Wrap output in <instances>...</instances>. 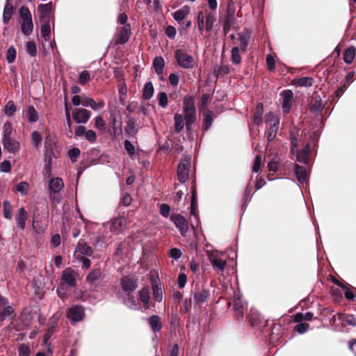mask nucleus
I'll return each mask as SVG.
<instances>
[{
    "instance_id": "1",
    "label": "nucleus",
    "mask_w": 356,
    "mask_h": 356,
    "mask_svg": "<svg viewBox=\"0 0 356 356\" xmlns=\"http://www.w3.org/2000/svg\"><path fill=\"white\" fill-rule=\"evenodd\" d=\"M265 122L268 125L267 141L271 143L276 137L280 125V118L273 113H268L265 115Z\"/></svg>"
},
{
    "instance_id": "2",
    "label": "nucleus",
    "mask_w": 356,
    "mask_h": 356,
    "mask_svg": "<svg viewBox=\"0 0 356 356\" xmlns=\"http://www.w3.org/2000/svg\"><path fill=\"white\" fill-rule=\"evenodd\" d=\"M175 58L178 65L184 69L193 68L195 65L193 57L188 54L184 49H177L175 51Z\"/></svg>"
},
{
    "instance_id": "3",
    "label": "nucleus",
    "mask_w": 356,
    "mask_h": 356,
    "mask_svg": "<svg viewBox=\"0 0 356 356\" xmlns=\"http://www.w3.org/2000/svg\"><path fill=\"white\" fill-rule=\"evenodd\" d=\"M66 317L70 320L72 325L83 320L86 316L85 308L82 305H74L66 311Z\"/></svg>"
},
{
    "instance_id": "4",
    "label": "nucleus",
    "mask_w": 356,
    "mask_h": 356,
    "mask_svg": "<svg viewBox=\"0 0 356 356\" xmlns=\"http://www.w3.org/2000/svg\"><path fill=\"white\" fill-rule=\"evenodd\" d=\"M194 305L200 307L203 303L207 302L210 296L209 291L200 284H196L192 290Z\"/></svg>"
},
{
    "instance_id": "5",
    "label": "nucleus",
    "mask_w": 356,
    "mask_h": 356,
    "mask_svg": "<svg viewBox=\"0 0 356 356\" xmlns=\"http://www.w3.org/2000/svg\"><path fill=\"white\" fill-rule=\"evenodd\" d=\"M77 273L71 268H65L61 275L58 285H63L65 288L71 289L76 285V275Z\"/></svg>"
},
{
    "instance_id": "6",
    "label": "nucleus",
    "mask_w": 356,
    "mask_h": 356,
    "mask_svg": "<svg viewBox=\"0 0 356 356\" xmlns=\"http://www.w3.org/2000/svg\"><path fill=\"white\" fill-rule=\"evenodd\" d=\"M191 168V159L189 157L182 158L178 164L177 175L180 183H185L188 178V172Z\"/></svg>"
},
{
    "instance_id": "7",
    "label": "nucleus",
    "mask_w": 356,
    "mask_h": 356,
    "mask_svg": "<svg viewBox=\"0 0 356 356\" xmlns=\"http://www.w3.org/2000/svg\"><path fill=\"white\" fill-rule=\"evenodd\" d=\"M38 10L40 14V22L42 24H50L54 20V8L52 2L50 1L46 4H40Z\"/></svg>"
},
{
    "instance_id": "8",
    "label": "nucleus",
    "mask_w": 356,
    "mask_h": 356,
    "mask_svg": "<svg viewBox=\"0 0 356 356\" xmlns=\"http://www.w3.org/2000/svg\"><path fill=\"white\" fill-rule=\"evenodd\" d=\"M120 285L125 293H131L138 287V278L134 275L123 276L120 280Z\"/></svg>"
},
{
    "instance_id": "9",
    "label": "nucleus",
    "mask_w": 356,
    "mask_h": 356,
    "mask_svg": "<svg viewBox=\"0 0 356 356\" xmlns=\"http://www.w3.org/2000/svg\"><path fill=\"white\" fill-rule=\"evenodd\" d=\"M170 220L179 230L181 236H185L188 230V222L184 216L177 213H172Z\"/></svg>"
},
{
    "instance_id": "10",
    "label": "nucleus",
    "mask_w": 356,
    "mask_h": 356,
    "mask_svg": "<svg viewBox=\"0 0 356 356\" xmlns=\"http://www.w3.org/2000/svg\"><path fill=\"white\" fill-rule=\"evenodd\" d=\"M131 35V26L127 24L125 26L119 29L118 33L116 34V38L115 40V44H124L128 42Z\"/></svg>"
},
{
    "instance_id": "11",
    "label": "nucleus",
    "mask_w": 356,
    "mask_h": 356,
    "mask_svg": "<svg viewBox=\"0 0 356 356\" xmlns=\"http://www.w3.org/2000/svg\"><path fill=\"white\" fill-rule=\"evenodd\" d=\"M127 118L128 120L124 127L125 134L128 137H135L138 132L137 119L129 115H127Z\"/></svg>"
},
{
    "instance_id": "12",
    "label": "nucleus",
    "mask_w": 356,
    "mask_h": 356,
    "mask_svg": "<svg viewBox=\"0 0 356 356\" xmlns=\"http://www.w3.org/2000/svg\"><path fill=\"white\" fill-rule=\"evenodd\" d=\"M91 116V112L86 108H76L72 113L73 120L78 124H86Z\"/></svg>"
},
{
    "instance_id": "13",
    "label": "nucleus",
    "mask_w": 356,
    "mask_h": 356,
    "mask_svg": "<svg viewBox=\"0 0 356 356\" xmlns=\"http://www.w3.org/2000/svg\"><path fill=\"white\" fill-rule=\"evenodd\" d=\"M151 285L154 300L161 302L163 300V290L160 280L158 278L152 277Z\"/></svg>"
},
{
    "instance_id": "14",
    "label": "nucleus",
    "mask_w": 356,
    "mask_h": 356,
    "mask_svg": "<svg viewBox=\"0 0 356 356\" xmlns=\"http://www.w3.org/2000/svg\"><path fill=\"white\" fill-rule=\"evenodd\" d=\"M280 95L282 97V109L283 112L286 114L289 112L292 104V99L293 97V92L291 90H284Z\"/></svg>"
},
{
    "instance_id": "15",
    "label": "nucleus",
    "mask_w": 356,
    "mask_h": 356,
    "mask_svg": "<svg viewBox=\"0 0 356 356\" xmlns=\"http://www.w3.org/2000/svg\"><path fill=\"white\" fill-rule=\"evenodd\" d=\"M17 227L21 230L25 229L26 222L28 219V212L24 207L18 209L15 216Z\"/></svg>"
},
{
    "instance_id": "16",
    "label": "nucleus",
    "mask_w": 356,
    "mask_h": 356,
    "mask_svg": "<svg viewBox=\"0 0 356 356\" xmlns=\"http://www.w3.org/2000/svg\"><path fill=\"white\" fill-rule=\"evenodd\" d=\"M310 152V145L309 143H307L306 145L302 149H296L295 150V154L296 156V161L307 164L309 161L308 158Z\"/></svg>"
},
{
    "instance_id": "17",
    "label": "nucleus",
    "mask_w": 356,
    "mask_h": 356,
    "mask_svg": "<svg viewBox=\"0 0 356 356\" xmlns=\"http://www.w3.org/2000/svg\"><path fill=\"white\" fill-rule=\"evenodd\" d=\"M309 108L310 111L314 114L318 115L321 113L323 106L320 95H316L312 98L309 102Z\"/></svg>"
},
{
    "instance_id": "18",
    "label": "nucleus",
    "mask_w": 356,
    "mask_h": 356,
    "mask_svg": "<svg viewBox=\"0 0 356 356\" xmlns=\"http://www.w3.org/2000/svg\"><path fill=\"white\" fill-rule=\"evenodd\" d=\"M3 147L10 153L19 151L20 145L18 141L11 138L2 140Z\"/></svg>"
},
{
    "instance_id": "19",
    "label": "nucleus",
    "mask_w": 356,
    "mask_h": 356,
    "mask_svg": "<svg viewBox=\"0 0 356 356\" xmlns=\"http://www.w3.org/2000/svg\"><path fill=\"white\" fill-rule=\"evenodd\" d=\"M147 322L154 333L159 332L162 330L163 325L161 318L159 316L152 315L148 318Z\"/></svg>"
},
{
    "instance_id": "20",
    "label": "nucleus",
    "mask_w": 356,
    "mask_h": 356,
    "mask_svg": "<svg viewBox=\"0 0 356 356\" xmlns=\"http://www.w3.org/2000/svg\"><path fill=\"white\" fill-rule=\"evenodd\" d=\"M209 260L214 270H220L223 271L227 265V262L225 260H222L220 258H218L213 254H210L209 256Z\"/></svg>"
},
{
    "instance_id": "21",
    "label": "nucleus",
    "mask_w": 356,
    "mask_h": 356,
    "mask_svg": "<svg viewBox=\"0 0 356 356\" xmlns=\"http://www.w3.org/2000/svg\"><path fill=\"white\" fill-rule=\"evenodd\" d=\"M64 187V184L61 178L56 177L50 179L49 183V190L50 193L54 194L59 193Z\"/></svg>"
},
{
    "instance_id": "22",
    "label": "nucleus",
    "mask_w": 356,
    "mask_h": 356,
    "mask_svg": "<svg viewBox=\"0 0 356 356\" xmlns=\"http://www.w3.org/2000/svg\"><path fill=\"white\" fill-rule=\"evenodd\" d=\"M184 119L186 120V127L187 131L191 129L192 124L196 120V110H183Z\"/></svg>"
},
{
    "instance_id": "23",
    "label": "nucleus",
    "mask_w": 356,
    "mask_h": 356,
    "mask_svg": "<svg viewBox=\"0 0 356 356\" xmlns=\"http://www.w3.org/2000/svg\"><path fill=\"white\" fill-rule=\"evenodd\" d=\"M13 14V6L10 0L6 1V5L3 13V22L4 24H8Z\"/></svg>"
},
{
    "instance_id": "24",
    "label": "nucleus",
    "mask_w": 356,
    "mask_h": 356,
    "mask_svg": "<svg viewBox=\"0 0 356 356\" xmlns=\"http://www.w3.org/2000/svg\"><path fill=\"white\" fill-rule=\"evenodd\" d=\"M15 317V313L13 307L12 306H6L3 307L2 309L0 310V323L2 325V322L6 318H14Z\"/></svg>"
},
{
    "instance_id": "25",
    "label": "nucleus",
    "mask_w": 356,
    "mask_h": 356,
    "mask_svg": "<svg viewBox=\"0 0 356 356\" xmlns=\"http://www.w3.org/2000/svg\"><path fill=\"white\" fill-rule=\"evenodd\" d=\"M139 300L144 303V308L145 309H149V300H150V293L149 289L148 286H144L139 291Z\"/></svg>"
},
{
    "instance_id": "26",
    "label": "nucleus",
    "mask_w": 356,
    "mask_h": 356,
    "mask_svg": "<svg viewBox=\"0 0 356 356\" xmlns=\"http://www.w3.org/2000/svg\"><path fill=\"white\" fill-rule=\"evenodd\" d=\"M76 250L86 256H91L93 253L92 249L83 239L79 241L76 246Z\"/></svg>"
},
{
    "instance_id": "27",
    "label": "nucleus",
    "mask_w": 356,
    "mask_h": 356,
    "mask_svg": "<svg viewBox=\"0 0 356 356\" xmlns=\"http://www.w3.org/2000/svg\"><path fill=\"white\" fill-rule=\"evenodd\" d=\"M294 172L299 182L303 183L307 180V176L305 167L296 164L294 167Z\"/></svg>"
},
{
    "instance_id": "28",
    "label": "nucleus",
    "mask_w": 356,
    "mask_h": 356,
    "mask_svg": "<svg viewBox=\"0 0 356 356\" xmlns=\"http://www.w3.org/2000/svg\"><path fill=\"white\" fill-rule=\"evenodd\" d=\"M204 118H203V127H202V129L203 131H206L207 130H209L211 125H212V123H213V111H210V110H207L204 113Z\"/></svg>"
},
{
    "instance_id": "29",
    "label": "nucleus",
    "mask_w": 356,
    "mask_h": 356,
    "mask_svg": "<svg viewBox=\"0 0 356 356\" xmlns=\"http://www.w3.org/2000/svg\"><path fill=\"white\" fill-rule=\"evenodd\" d=\"M125 219L122 217L115 218L112 221L111 229L113 232H120L122 230L123 227L125 226Z\"/></svg>"
},
{
    "instance_id": "30",
    "label": "nucleus",
    "mask_w": 356,
    "mask_h": 356,
    "mask_svg": "<svg viewBox=\"0 0 356 356\" xmlns=\"http://www.w3.org/2000/svg\"><path fill=\"white\" fill-rule=\"evenodd\" d=\"M154 89L151 81L147 82L143 88V98L145 100H149L154 95Z\"/></svg>"
},
{
    "instance_id": "31",
    "label": "nucleus",
    "mask_w": 356,
    "mask_h": 356,
    "mask_svg": "<svg viewBox=\"0 0 356 356\" xmlns=\"http://www.w3.org/2000/svg\"><path fill=\"white\" fill-rule=\"evenodd\" d=\"M26 117L29 122L33 123L38 120V113L33 105L27 107Z\"/></svg>"
},
{
    "instance_id": "32",
    "label": "nucleus",
    "mask_w": 356,
    "mask_h": 356,
    "mask_svg": "<svg viewBox=\"0 0 356 356\" xmlns=\"http://www.w3.org/2000/svg\"><path fill=\"white\" fill-rule=\"evenodd\" d=\"M165 65V61L163 57L161 56H156L153 60V67L154 68L155 72L158 75H161L163 74V67Z\"/></svg>"
},
{
    "instance_id": "33",
    "label": "nucleus",
    "mask_w": 356,
    "mask_h": 356,
    "mask_svg": "<svg viewBox=\"0 0 356 356\" xmlns=\"http://www.w3.org/2000/svg\"><path fill=\"white\" fill-rule=\"evenodd\" d=\"M102 276V270L100 268H95L90 271L86 277V281L92 284H95Z\"/></svg>"
},
{
    "instance_id": "34",
    "label": "nucleus",
    "mask_w": 356,
    "mask_h": 356,
    "mask_svg": "<svg viewBox=\"0 0 356 356\" xmlns=\"http://www.w3.org/2000/svg\"><path fill=\"white\" fill-rule=\"evenodd\" d=\"M190 13V8L185 6L180 8L179 10H177L173 14L174 19L177 21L180 22L182 21L187 15H188Z\"/></svg>"
},
{
    "instance_id": "35",
    "label": "nucleus",
    "mask_w": 356,
    "mask_h": 356,
    "mask_svg": "<svg viewBox=\"0 0 356 356\" xmlns=\"http://www.w3.org/2000/svg\"><path fill=\"white\" fill-rule=\"evenodd\" d=\"M356 47L351 46L346 49L343 53V60L347 64H350L355 56Z\"/></svg>"
},
{
    "instance_id": "36",
    "label": "nucleus",
    "mask_w": 356,
    "mask_h": 356,
    "mask_svg": "<svg viewBox=\"0 0 356 356\" xmlns=\"http://www.w3.org/2000/svg\"><path fill=\"white\" fill-rule=\"evenodd\" d=\"M264 112L263 104L259 103L257 105L253 115V122L255 124H260L262 122V115Z\"/></svg>"
},
{
    "instance_id": "37",
    "label": "nucleus",
    "mask_w": 356,
    "mask_h": 356,
    "mask_svg": "<svg viewBox=\"0 0 356 356\" xmlns=\"http://www.w3.org/2000/svg\"><path fill=\"white\" fill-rule=\"evenodd\" d=\"M31 144L33 147L38 149L40 147L42 141V135L37 131H33L31 136Z\"/></svg>"
},
{
    "instance_id": "38",
    "label": "nucleus",
    "mask_w": 356,
    "mask_h": 356,
    "mask_svg": "<svg viewBox=\"0 0 356 356\" xmlns=\"http://www.w3.org/2000/svg\"><path fill=\"white\" fill-rule=\"evenodd\" d=\"M174 121H175V131L176 133L181 132L184 127L183 115L179 113H176L174 116Z\"/></svg>"
},
{
    "instance_id": "39",
    "label": "nucleus",
    "mask_w": 356,
    "mask_h": 356,
    "mask_svg": "<svg viewBox=\"0 0 356 356\" xmlns=\"http://www.w3.org/2000/svg\"><path fill=\"white\" fill-rule=\"evenodd\" d=\"M234 24V13H231L229 11L227 12V14L225 17L224 24H223V31L225 34L228 33L230 31L232 26Z\"/></svg>"
},
{
    "instance_id": "40",
    "label": "nucleus",
    "mask_w": 356,
    "mask_h": 356,
    "mask_svg": "<svg viewBox=\"0 0 356 356\" xmlns=\"http://www.w3.org/2000/svg\"><path fill=\"white\" fill-rule=\"evenodd\" d=\"M183 110H196L195 99L193 96L186 95L183 99Z\"/></svg>"
},
{
    "instance_id": "41",
    "label": "nucleus",
    "mask_w": 356,
    "mask_h": 356,
    "mask_svg": "<svg viewBox=\"0 0 356 356\" xmlns=\"http://www.w3.org/2000/svg\"><path fill=\"white\" fill-rule=\"evenodd\" d=\"M33 29V23L32 19L29 21L24 20L21 24V30L22 33L26 35H29Z\"/></svg>"
},
{
    "instance_id": "42",
    "label": "nucleus",
    "mask_w": 356,
    "mask_h": 356,
    "mask_svg": "<svg viewBox=\"0 0 356 356\" xmlns=\"http://www.w3.org/2000/svg\"><path fill=\"white\" fill-rule=\"evenodd\" d=\"M339 319L350 325L356 326V318L353 314H339Z\"/></svg>"
},
{
    "instance_id": "43",
    "label": "nucleus",
    "mask_w": 356,
    "mask_h": 356,
    "mask_svg": "<svg viewBox=\"0 0 356 356\" xmlns=\"http://www.w3.org/2000/svg\"><path fill=\"white\" fill-rule=\"evenodd\" d=\"M16 110L17 107L14 102L12 100L8 101L4 107L5 115H7L8 117L13 116L14 113L16 112Z\"/></svg>"
},
{
    "instance_id": "44",
    "label": "nucleus",
    "mask_w": 356,
    "mask_h": 356,
    "mask_svg": "<svg viewBox=\"0 0 356 356\" xmlns=\"http://www.w3.org/2000/svg\"><path fill=\"white\" fill-rule=\"evenodd\" d=\"M314 79L312 77H302L295 80V84L301 87H310L313 85Z\"/></svg>"
},
{
    "instance_id": "45",
    "label": "nucleus",
    "mask_w": 356,
    "mask_h": 356,
    "mask_svg": "<svg viewBox=\"0 0 356 356\" xmlns=\"http://www.w3.org/2000/svg\"><path fill=\"white\" fill-rule=\"evenodd\" d=\"M206 31L209 32L212 30L213 23L216 21V17L211 13H207L206 14Z\"/></svg>"
},
{
    "instance_id": "46",
    "label": "nucleus",
    "mask_w": 356,
    "mask_h": 356,
    "mask_svg": "<svg viewBox=\"0 0 356 356\" xmlns=\"http://www.w3.org/2000/svg\"><path fill=\"white\" fill-rule=\"evenodd\" d=\"M231 60L234 64H239L241 62V57L239 54V48L234 47L231 51Z\"/></svg>"
},
{
    "instance_id": "47",
    "label": "nucleus",
    "mask_w": 356,
    "mask_h": 356,
    "mask_svg": "<svg viewBox=\"0 0 356 356\" xmlns=\"http://www.w3.org/2000/svg\"><path fill=\"white\" fill-rule=\"evenodd\" d=\"M70 289L65 288L63 286V285H58L56 293L58 294V296L64 302L68 298V291Z\"/></svg>"
},
{
    "instance_id": "48",
    "label": "nucleus",
    "mask_w": 356,
    "mask_h": 356,
    "mask_svg": "<svg viewBox=\"0 0 356 356\" xmlns=\"http://www.w3.org/2000/svg\"><path fill=\"white\" fill-rule=\"evenodd\" d=\"M41 35L45 41L50 39L51 27L50 24H42L41 26Z\"/></svg>"
},
{
    "instance_id": "49",
    "label": "nucleus",
    "mask_w": 356,
    "mask_h": 356,
    "mask_svg": "<svg viewBox=\"0 0 356 356\" xmlns=\"http://www.w3.org/2000/svg\"><path fill=\"white\" fill-rule=\"evenodd\" d=\"M19 16L22 21L32 19L31 13L28 7L23 6L19 9Z\"/></svg>"
},
{
    "instance_id": "50",
    "label": "nucleus",
    "mask_w": 356,
    "mask_h": 356,
    "mask_svg": "<svg viewBox=\"0 0 356 356\" xmlns=\"http://www.w3.org/2000/svg\"><path fill=\"white\" fill-rule=\"evenodd\" d=\"M236 316L238 319L243 318V307L240 300L234 302L233 305Z\"/></svg>"
},
{
    "instance_id": "51",
    "label": "nucleus",
    "mask_w": 356,
    "mask_h": 356,
    "mask_svg": "<svg viewBox=\"0 0 356 356\" xmlns=\"http://www.w3.org/2000/svg\"><path fill=\"white\" fill-rule=\"evenodd\" d=\"M90 74L88 71H82L79 76V83L81 86L86 85L90 81Z\"/></svg>"
},
{
    "instance_id": "52",
    "label": "nucleus",
    "mask_w": 356,
    "mask_h": 356,
    "mask_svg": "<svg viewBox=\"0 0 356 356\" xmlns=\"http://www.w3.org/2000/svg\"><path fill=\"white\" fill-rule=\"evenodd\" d=\"M56 326H57L56 322H52V323H51L50 325H49L48 329H47L46 333L44 335V341L45 343H47V341L49 340V339L51 338V335L55 332Z\"/></svg>"
},
{
    "instance_id": "53",
    "label": "nucleus",
    "mask_w": 356,
    "mask_h": 356,
    "mask_svg": "<svg viewBox=\"0 0 356 356\" xmlns=\"http://www.w3.org/2000/svg\"><path fill=\"white\" fill-rule=\"evenodd\" d=\"M289 136H290L291 143V152L292 154H295V150L296 149H298V134H296L293 131H291Z\"/></svg>"
},
{
    "instance_id": "54",
    "label": "nucleus",
    "mask_w": 356,
    "mask_h": 356,
    "mask_svg": "<svg viewBox=\"0 0 356 356\" xmlns=\"http://www.w3.org/2000/svg\"><path fill=\"white\" fill-rule=\"evenodd\" d=\"M124 304L131 309H135L137 305L136 299L131 293H127Z\"/></svg>"
},
{
    "instance_id": "55",
    "label": "nucleus",
    "mask_w": 356,
    "mask_h": 356,
    "mask_svg": "<svg viewBox=\"0 0 356 356\" xmlns=\"http://www.w3.org/2000/svg\"><path fill=\"white\" fill-rule=\"evenodd\" d=\"M13 125L10 122H6L3 125V139L11 138Z\"/></svg>"
},
{
    "instance_id": "56",
    "label": "nucleus",
    "mask_w": 356,
    "mask_h": 356,
    "mask_svg": "<svg viewBox=\"0 0 356 356\" xmlns=\"http://www.w3.org/2000/svg\"><path fill=\"white\" fill-rule=\"evenodd\" d=\"M80 154H81V151L77 147H73V148L70 149L67 152V155L72 163H74L76 161Z\"/></svg>"
},
{
    "instance_id": "57",
    "label": "nucleus",
    "mask_w": 356,
    "mask_h": 356,
    "mask_svg": "<svg viewBox=\"0 0 356 356\" xmlns=\"http://www.w3.org/2000/svg\"><path fill=\"white\" fill-rule=\"evenodd\" d=\"M3 216L6 219H12V206L7 200L3 202Z\"/></svg>"
},
{
    "instance_id": "58",
    "label": "nucleus",
    "mask_w": 356,
    "mask_h": 356,
    "mask_svg": "<svg viewBox=\"0 0 356 356\" xmlns=\"http://www.w3.org/2000/svg\"><path fill=\"white\" fill-rule=\"evenodd\" d=\"M16 58V50L14 47H10L6 51V60L8 63H13Z\"/></svg>"
},
{
    "instance_id": "59",
    "label": "nucleus",
    "mask_w": 356,
    "mask_h": 356,
    "mask_svg": "<svg viewBox=\"0 0 356 356\" xmlns=\"http://www.w3.org/2000/svg\"><path fill=\"white\" fill-rule=\"evenodd\" d=\"M210 99H211V95L209 93H204L202 95L200 101V111L205 110Z\"/></svg>"
},
{
    "instance_id": "60",
    "label": "nucleus",
    "mask_w": 356,
    "mask_h": 356,
    "mask_svg": "<svg viewBox=\"0 0 356 356\" xmlns=\"http://www.w3.org/2000/svg\"><path fill=\"white\" fill-rule=\"evenodd\" d=\"M19 356H30V348L29 345L22 343L18 348Z\"/></svg>"
},
{
    "instance_id": "61",
    "label": "nucleus",
    "mask_w": 356,
    "mask_h": 356,
    "mask_svg": "<svg viewBox=\"0 0 356 356\" xmlns=\"http://www.w3.org/2000/svg\"><path fill=\"white\" fill-rule=\"evenodd\" d=\"M159 105L162 108H165L168 105V96L165 92H160L158 95Z\"/></svg>"
},
{
    "instance_id": "62",
    "label": "nucleus",
    "mask_w": 356,
    "mask_h": 356,
    "mask_svg": "<svg viewBox=\"0 0 356 356\" xmlns=\"http://www.w3.org/2000/svg\"><path fill=\"white\" fill-rule=\"evenodd\" d=\"M26 51L31 56H35L36 55L37 47L33 41H29L26 43Z\"/></svg>"
},
{
    "instance_id": "63",
    "label": "nucleus",
    "mask_w": 356,
    "mask_h": 356,
    "mask_svg": "<svg viewBox=\"0 0 356 356\" xmlns=\"http://www.w3.org/2000/svg\"><path fill=\"white\" fill-rule=\"evenodd\" d=\"M309 325L307 323H299L294 327V330L299 334H303L309 329Z\"/></svg>"
},
{
    "instance_id": "64",
    "label": "nucleus",
    "mask_w": 356,
    "mask_h": 356,
    "mask_svg": "<svg viewBox=\"0 0 356 356\" xmlns=\"http://www.w3.org/2000/svg\"><path fill=\"white\" fill-rule=\"evenodd\" d=\"M16 191L21 193L22 195H25L28 192L29 184L26 181H21L15 186Z\"/></svg>"
}]
</instances>
